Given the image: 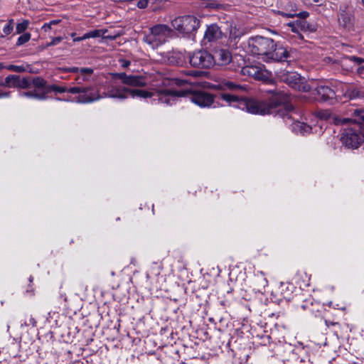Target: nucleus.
<instances>
[{
  "label": "nucleus",
  "mask_w": 364,
  "mask_h": 364,
  "mask_svg": "<svg viewBox=\"0 0 364 364\" xmlns=\"http://www.w3.org/2000/svg\"><path fill=\"white\" fill-rule=\"evenodd\" d=\"M137 6L139 9H145L149 7L148 0H139L137 3Z\"/></svg>",
  "instance_id": "nucleus-39"
},
{
  "label": "nucleus",
  "mask_w": 364,
  "mask_h": 364,
  "mask_svg": "<svg viewBox=\"0 0 364 364\" xmlns=\"http://www.w3.org/2000/svg\"><path fill=\"white\" fill-rule=\"evenodd\" d=\"M315 3L318 4V5H322L323 2H325V0H314Z\"/></svg>",
  "instance_id": "nucleus-48"
},
{
  "label": "nucleus",
  "mask_w": 364,
  "mask_h": 364,
  "mask_svg": "<svg viewBox=\"0 0 364 364\" xmlns=\"http://www.w3.org/2000/svg\"><path fill=\"white\" fill-rule=\"evenodd\" d=\"M338 22L343 27H347L351 23V16L350 14L343 11L338 15Z\"/></svg>",
  "instance_id": "nucleus-26"
},
{
  "label": "nucleus",
  "mask_w": 364,
  "mask_h": 364,
  "mask_svg": "<svg viewBox=\"0 0 364 364\" xmlns=\"http://www.w3.org/2000/svg\"><path fill=\"white\" fill-rule=\"evenodd\" d=\"M20 76L16 75H10L5 78L4 82L2 84L3 86L9 87H18V80Z\"/></svg>",
  "instance_id": "nucleus-25"
},
{
  "label": "nucleus",
  "mask_w": 364,
  "mask_h": 364,
  "mask_svg": "<svg viewBox=\"0 0 364 364\" xmlns=\"http://www.w3.org/2000/svg\"><path fill=\"white\" fill-rule=\"evenodd\" d=\"M61 21V20L60 19H56V20H52V21H50L48 23L50 26H55V25H57Z\"/></svg>",
  "instance_id": "nucleus-46"
},
{
  "label": "nucleus",
  "mask_w": 364,
  "mask_h": 364,
  "mask_svg": "<svg viewBox=\"0 0 364 364\" xmlns=\"http://www.w3.org/2000/svg\"><path fill=\"white\" fill-rule=\"evenodd\" d=\"M218 87L221 89L230 90H238L243 89L241 85L228 80H223L218 85Z\"/></svg>",
  "instance_id": "nucleus-22"
},
{
  "label": "nucleus",
  "mask_w": 364,
  "mask_h": 364,
  "mask_svg": "<svg viewBox=\"0 0 364 364\" xmlns=\"http://www.w3.org/2000/svg\"><path fill=\"white\" fill-rule=\"evenodd\" d=\"M292 60H294V57L292 56V50L291 49L289 50L287 48L282 46L277 48L275 45L273 50L270 51L266 62H290Z\"/></svg>",
  "instance_id": "nucleus-12"
},
{
  "label": "nucleus",
  "mask_w": 364,
  "mask_h": 364,
  "mask_svg": "<svg viewBox=\"0 0 364 364\" xmlns=\"http://www.w3.org/2000/svg\"><path fill=\"white\" fill-rule=\"evenodd\" d=\"M341 141L348 149H358L363 141V136L352 128L347 129L343 131Z\"/></svg>",
  "instance_id": "nucleus-10"
},
{
  "label": "nucleus",
  "mask_w": 364,
  "mask_h": 364,
  "mask_svg": "<svg viewBox=\"0 0 364 364\" xmlns=\"http://www.w3.org/2000/svg\"><path fill=\"white\" fill-rule=\"evenodd\" d=\"M188 100L200 107H209L214 102V95L204 91L189 94Z\"/></svg>",
  "instance_id": "nucleus-11"
},
{
  "label": "nucleus",
  "mask_w": 364,
  "mask_h": 364,
  "mask_svg": "<svg viewBox=\"0 0 364 364\" xmlns=\"http://www.w3.org/2000/svg\"><path fill=\"white\" fill-rule=\"evenodd\" d=\"M121 66L124 68H128L130 65V61L127 60H120Z\"/></svg>",
  "instance_id": "nucleus-42"
},
{
  "label": "nucleus",
  "mask_w": 364,
  "mask_h": 364,
  "mask_svg": "<svg viewBox=\"0 0 364 364\" xmlns=\"http://www.w3.org/2000/svg\"><path fill=\"white\" fill-rule=\"evenodd\" d=\"M55 100H58V101L62 100L60 97H56V98H55Z\"/></svg>",
  "instance_id": "nucleus-56"
},
{
  "label": "nucleus",
  "mask_w": 364,
  "mask_h": 364,
  "mask_svg": "<svg viewBox=\"0 0 364 364\" xmlns=\"http://www.w3.org/2000/svg\"><path fill=\"white\" fill-rule=\"evenodd\" d=\"M247 51L253 55L260 56L261 59L266 61L270 51H272L275 43L269 38L255 36L250 38L247 42Z\"/></svg>",
  "instance_id": "nucleus-5"
},
{
  "label": "nucleus",
  "mask_w": 364,
  "mask_h": 364,
  "mask_svg": "<svg viewBox=\"0 0 364 364\" xmlns=\"http://www.w3.org/2000/svg\"><path fill=\"white\" fill-rule=\"evenodd\" d=\"M302 309H306V306L304 305H302L301 306Z\"/></svg>",
  "instance_id": "nucleus-57"
},
{
  "label": "nucleus",
  "mask_w": 364,
  "mask_h": 364,
  "mask_svg": "<svg viewBox=\"0 0 364 364\" xmlns=\"http://www.w3.org/2000/svg\"><path fill=\"white\" fill-rule=\"evenodd\" d=\"M30 87V81L28 79L23 77L19 78L18 85L17 88L26 89Z\"/></svg>",
  "instance_id": "nucleus-36"
},
{
  "label": "nucleus",
  "mask_w": 364,
  "mask_h": 364,
  "mask_svg": "<svg viewBox=\"0 0 364 364\" xmlns=\"http://www.w3.org/2000/svg\"><path fill=\"white\" fill-rule=\"evenodd\" d=\"M295 109L291 105H284L282 107H280L277 110V114L286 120V123H288V120H293L294 122L290 124L291 129L293 132L296 134L304 135L309 134L311 131V127L306 124L304 122L295 120L294 115L296 114Z\"/></svg>",
  "instance_id": "nucleus-6"
},
{
  "label": "nucleus",
  "mask_w": 364,
  "mask_h": 364,
  "mask_svg": "<svg viewBox=\"0 0 364 364\" xmlns=\"http://www.w3.org/2000/svg\"><path fill=\"white\" fill-rule=\"evenodd\" d=\"M220 98L227 105L242 110L246 109L247 112L251 114L261 115L274 113L275 109L278 107L289 100V96L284 91L275 92L268 102L255 99L242 98L235 95L228 93L221 94Z\"/></svg>",
  "instance_id": "nucleus-2"
},
{
  "label": "nucleus",
  "mask_w": 364,
  "mask_h": 364,
  "mask_svg": "<svg viewBox=\"0 0 364 364\" xmlns=\"http://www.w3.org/2000/svg\"><path fill=\"white\" fill-rule=\"evenodd\" d=\"M352 114L355 117L354 119L348 117H335L333 118L334 123L337 125H344L348 124L353 121L358 124H364V109H355L353 110Z\"/></svg>",
  "instance_id": "nucleus-16"
},
{
  "label": "nucleus",
  "mask_w": 364,
  "mask_h": 364,
  "mask_svg": "<svg viewBox=\"0 0 364 364\" xmlns=\"http://www.w3.org/2000/svg\"><path fill=\"white\" fill-rule=\"evenodd\" d=\"M254 284L255 289L259 292H262L265 287L267 286L268 281L262 272H257L255 274Z\"/></svg>",
  "instance_id": "nucleus-18"
},
{
  "label": "nucleus",
  "mask_w": 364,
  "mask_h": 364,
  "mask_svg": "<svg viewBox=\"0 0 364 364\" xmlns=\"http://www.w3.org/2000/svg\"><path fill=\"white\" fill-rule=\"evenodd\" d=\"M107 32V30L103 29H95L93 31H90L84 34V38L86 39L88 38H99L103 36Z\"/></svg>",
  "instance_id": "nucleus-29"
},
{
  "label": "nucleus",
  "mask_w": 364,
  "mask_h": 364,
  "mask_svg": "<svg viewBox=\"0 0 364 364\" xmlns=\"http://www.w3.org/2000/svg\"><path fill=\"white\" fill-rule=\"evenodd\" d=\"M189 63L193 67L210 68L214 65L212 54L205 50H198L189 55Z\"/></svg>",
  "instance_id": "nucleus-9"
},
{
  "label": "nucleus",
  "mask_w": 364,
  "mask_h": 364,
  "mask_svg": "<svg viewBox=\"0 0 364 364\" xmlns=\"http://www.w3.org/2000/svg\"><path fill=\"white\" fill-rule=\"evenodd\" d=\"M285 10L287 11V13H296L297 11V6L294 2L289 1L285 6ZM284 12L286 13V11Z\"/></svg>",
  "instance_id": "nucleus-35"
},
{
  "label": "nucleus",
  "mask_w": 364,
  "mask_h": 364,
  "mask_svg": "<svg viewBox=\"0 0 364 364\" xmlns=\"http://www.w3.org/2000/svg\"><path fill=\"white\" fill-rule=\"evenodd\" d=\"M224 36L220 28L216 23L208 25L205 31L202 43L204 46L216 43Z\"/></svg>",
  "instance_id": "nucleus-13"
},
{
  "label": "nucleus",
  "mask_w": 364,
  "mask_h": 364,
  "mask_svg": "<svg viewBox=\"0 0 364 364\" xmlns=\"http://www.w3.org/2000/svg\"><path fill=\"white\" fill-rule=\"evenodd\" d=\"M172 28L166 24L159 23L151 26L145 33L143 41L152 49H157L164 45L171 36Z\"/></svg>",
  "instance_id": "nucleus-4"
},
{
  "label": "nucleus",
  "mask_w": 364,
  "mask_h": 364,
  "mask_svg": "<svg viewBox=\"0 0 364 364\" xmlns=\"http://www.w3.org/2000/svg\"><path fill=\"white\" fill-rule=\"evenodd\" d=\"M93 73V69L90 68H81L80 73L77 74L75 81L77 84L80 85L84 82L90 80L91 75Z\"/></svg>",
  "instance_id": "nucleus-19"
},
{
  "label": "nucleus",
  "mask_w": 364,
  "mask_h": 364,
  "mask_svg": "<svg viewBox=\"0 0 364 364\" xmlns=\"http://www.w3.org/2000/svg\"><path fill=\"white\" fill-rule=\"evenodd\" d=\"M242 73L255 78L259 77V72L257 67L246 66L242 68Z\"/></svg>",
  "instance_id": "nucleus-28"
},
{
  "label": "nucleus",
  "mask_w": 364,
  "mask_h": 364,
  "mask_svg": "<svg viewBox=\"0 0 364 364\" xmlns=\"http://www.w3.org/2000/svg\"><path fill=\"white\" fill-rule=\"evenodd\" d=\"M81 68H79L77 67H72V68H69L68 69H66V70L68 72H70V73H80V70Z\"/></svg>",
  "instance_id": "nucleus-44"
},
{
  "label": "nucleus",
  "mask_w": 364,
  "mask_h": 364,
  "mask_svg": "<svg viewBox=\"0 0 364 364\" xmlns=\"http://www.w3.org/2000/svg\"><path fill=\"white\" fill-rule=\"evenodd\" d=\"M83 40H86V38H84V35L81 37H76L73 38L74 42H77Z\"/></svg>",
  "instance_id": "nucleus-47"
},
{
  "label": "nucleus",
  "mask_w": 364,
  "mask_h": 364,
  "mask_svg": "<svg viewBox=\"0 0 364 364\" xmlns=\"http://www.w3.org/2000/svg\"><path fill=\"white\" fill-rule=\"evenodd\" d=\"M172 27L183 36L193 34L200 27V20L191 15L178 16L171 21Z\"/></svg>",
  "instance_id": "nucleus-8"
},
{
  "label": "nucleus",
  "mask_w": 364,
  "mask_h": 364,
  "mask_svg": "<svg viewBox=\"0 0 364 364\" xmlns=\"http://www.w3.org/2000/svg\"><path fill=\"white\" fill-rule=\"evenodd\" d=\"M314 92L318 95L317 100L323 102L333 101L336 97L335 91L326 85H318Z\"/></svg>",
  "instance_id": "nucleus-17"
},
{
  "label": "nucleus",
  "mask_w": 364,
  "mask_h": 364,
  "mask_svg": "<svg viewBox=\"0 0 364 364\" xmlns=\"http://www.w3.org/2000/svg\"><path fill=\"white\" fill-rule=\"evenodd\" d=\"M31 323H32L33 326H35L36 322H35V321H33V319H32Z\"/></svg>",
  "instance_id": "nucleus-52"
},
{
  "label": "nucleus",
  "mask_w": 364,
  "mask_h": 364,
  "mask_svg": "<svg viewBox=\"0 0 364 364\" xmlns=\"http://www.w3.org/2000/svg\"><path fill=\"white\" fill-rule=\"evenodd\" d=\"M208 7L210 8H215L216 7V4H212V3H210L208 5Z\"/></svg>",
  "instance_id": "nucleus-49"
},
{
  "label": "nucleus",
  "mask_w": 364,
  "mask_h": 364,
  "mask_svg": "<svg viewBox=\"0 0 364 364\" xmlns=\"http://www.w3.org/2000/svg\"><path fill=\"white\" fill-rule=\"evenodd\" d=\"M299 26L301 32L313 33L317 30V26L314 23H311L306 20H298Z\"/></svg>",
  "instance_id": "nucleus-21"
},
{
  "label": "nucleus",
  "mask_w": 364,
  "mask_h": 364,
  "mask_svg": "<svg viewBox=\"0 0 364 364\" xmlns=\"http://www.w3.org/2000/svg\"><path fill=\"white\" fill-rule=\"evenodd\" d=\"M75 36H76V33H70V36H71L73 38H76V37H75Z\"/></svg>",
  "instance_id": "nucleus-50"
},
{
  "label": "nucleus",
  "mask_w": 364,
  "mask_h": 364,
  "mask_svg": "<svg viewBox=\"0 0 364 364\" xmlns=\"http://www.w3.org/2000/svg\"><path fill=\"white\" fill-rule=\"evenodd\" d=\"M28 65H9L6 67V69L16 73H23L27 70Z\"/></svg>",
  "instance_id": "nucleus-31"
},
{
  "label": "nucleus",
  "mask_w": 364,
  "mask_h": 364,
  "mask_svg": "<svg viewBox=\"0 0 364 364\" xmlns=\"http://www.w3.org/2000/svg\"><path fill=\"white\" fill-rule=\"evenodd\" d=\"M18 95L20 97H28L38 100H45L48 98V96H46L45 93H39L36 90L28 92H19Z\"/></svg>",
  "instance_id": "nucleus-20"
},
{
  "label": "nucleus",
  "mask_w": 364,
  "mask_h": 364,
  "mask_svg": "<svg viewBox=\"0 0 364 364\" xmlns=\"http://www.w3.org/2000/svg\"><path fill=\"white\" fill-rule=\"evenodd\" d=\"M276 76L279 81L285 82L296 90L302 92L310 90V86L307 84L305 78L296 72L280 70L276 72Z\"/></svg>",
  "instance_id": "nucleus-7"
},
{
  "label": "nucleus",
  "mask_w": 364,
  "mask_h": 364,
  "mask_svg": "<svg viewBox=\"0 0 364 364\" xmlns=\"http://www.w3.org/2000/svg\"><path fill=\"white\" fill-rule=\"evenodd\" d=\"M114 77L129 86L144 87L146 85V80L142 75H127L125 73H114Z\"/></svg>",
  "instance_id": "nucleus-14"
},
{
  "label": "nucleus",
  "mask_w": 364,
  "mask_h": 364,
  "mask_svg": "<svg viewBox=\"0 0 364 364\" xmlns=\"http://www.w3.org/2000/svg\"><path fill=\"white\" fill-rule=\"evenodd\" d=\"M363 69L364 70V68H363V67H360V68H358V70H360V71H363Z\"/></svg>",
  "instance_id": "nucleus-53"
},
{
  "label": "nucleus",
  "mask_w": 364,
  "mask_h": 364,
  "mask_svg": "<svg viewBox=\"0 0 364 364\" xmlns=\"http://www.w3.org/2000/svg\"><path fill=\"white\" fill-rule=\"evenodd\" d=\"M348 60L351 62L357 63L358 65H360L363 62H364V59H363L361 58L355 57V56L349 57Z\"/></svg>",
  "instance_id": "nucleus-40"
},
{
  "label": "nucleus",
  "mask_w": 364,
  "mask_h": 364,
  "mask_svg": "<svg viewBox=\"0 0 364 364\" xmlns=\"http://www.w3.org/2000/svg\"><path fill=\"white\" fill-rule=\"evenodd\" d=\"M162 2L163 0H148L149 6L151 10H156Z\"/></svg>",
  "instance_id": "nucleus-38"
},
{
  "label": "nucleus",
  "mask_w": 364,
  "mask_h": 364,
  "mask_svg": "<svg viewBox=\"0 0 364 364\" xmlns=\"http://www.w3.org/2000/svg\"><path fill=\"white\" fill-rule=\"evenodd\" d=\"M52 91L58 93L68 92L72 94H78V96L72 100L73 102H75L77 103H90L98 100L102 97L92 87H83L77 85L68 89L66 87L51 85H48L46 93L48 94Z\"/></svg>",
  "instance_id": "nucleus-3"
},
{
  "label": "nucleus",
  "mask_w": 364,
  "mask_h": 364,
  "mask_svg": "<svg viewBox=\"0 0 364 364\" xmlns=\"http://www.w3.org/2000/svg\"><path fill=\"white\" fill-rule=\"evenodd\" d=\"M299 25V23L298 20L287 23V26L291 28V31L293 33H294V37L296 38L300 41H302L304 39V37L301 33V31L300 30Z\"/></svg>",
  "instance_id": "nucleus-23"
},
{
  "label": "nucleus",
  "mask_w": 364,
  "mask_h": 364,
  "mask_svg": "<svg viewBox=\"0 0 364 364\" xmlns=\"http://www.w3.org/2000/svg\"><path fill=\"white\" fill-rule=\"evenodd\" d=\"M14 20L11 19L4 26V27L3 28V32L5 35H9L12 32V31L14 29Z\"/></svg>",
  "instance_id": "nucleus-34"
},
{
  "label": "nucleus",
  "mask_w": 364,
  "mask_h": 364,
  "mask_svg": "<svg viewBox=\"0 0 364 364\" xmlns=\"http://www.w3.org/2000/svg\"><path fill=\"white\" fill-rule=\"evenodd\" d=\"M188 83V80L179 78L166 79L162 81L161 85H158L156 88H152L151 90L129 89L125 87L117 86L109 89L105 93V97L119 100L128 97L152 98L153 101H157L159 104L172 105L176 102L178 97H186L189 92L188 90H176L169 89L166 86L171 84L182 86Z\"/></svg>",
  "instance_id": "nucleus-1"
},
{
  "label": "nucleus",
  "mask_w": 364,
  "mask_h": 364,
  "mask_svg": "<svg viewBox=\"0 0 364 364\" xmlns=\"http://www.w3.org/2000/svg\"><path fill=\"white\" fill-rule=\"evenodd\" d=\"M188 75L193 76L195 77H198L200 76L201 72L197 70H191L186 73Z\"/></svg>",
  "instance_id": "nucleus-41"
},
{
  "label": "nucleus",
  "mask_w": 364,
  "mask_h": 364,
  "mask_svg": "<svg viewBox=\"0 0 364 364\" xmlns=\"http://www.w3.org/2000/svg\"><path fill=\"white\" fill-rule=\"evenodd\" d=\"M345 97L352 100L360 97V91L353 87H348L345 93Z\"/></svg>",
  "instance_id": "nucleus-30"
},
{
  "label": "nucleus",
  "mask_w": 364,
  "mask_h": 364,
  "mask_svg": "<svg viewBox=\"0 0 364 364\" xmlns=\"http://www.w3.org/2000/svg\"><path fill=\"white\" fill-rule=\"evenodd\" d=\"M363 69L364 70V68H363V67H360V68H358V70H360V71H363Z\"/></svg>",
  "instance_id": "nucleus-54"
},
{
  "label": "nucleus",
  "mask_w": 364,
  "mask_h": 364,
  "mask_svg": "<svg viewBox=\"0 0 364 364\" xmlns=\"http://www.w3.org/2000/svg\"><path fill=\"white\" fill-rule=\"evenodd\" d=\"M31 323H32L33 326H35L36 322H35V321H33V319H32Z\"/></svg>",
  "instance_id": "nucleus-51"
},
{
  "label": "nucleus",
  "mask_w": 364,
  "mask_h": 364,
  "mask_svg": "<svg viewBox=\"0 0 364 364\" xmlns=\"http://www.w3.org/2000/svg\"><path fill=\"white\" fill-rule=\"evenodd\" d=\"M279 14L287 18H294L295 16L300 18V20H306L309 16L308 11H302L300 13H284V11H278Z\"/></svg>",
  "instance_id": "nucleus-27"
},
{
  "label": "nucleus",
  "mask_w": 364,
  "mask_h": 364,
  "mask_svg": "<svg viewBox=\"0 0 364 364\" xmlns=\"http://www.w3.org/2000/svg\"><path fill=\"white\" fill-rule=\"evenodd\" d=\"M212 58L214 60V65L225 66L229 65L232 60L231 52L226 48L215 50Z\"/></svg>",
  "instance_id": "nucleus-15"
},
{
  "label": "nucleus",
  "mask_w": 364,
  "mask_h": 364,
  "mask_svg": "<svg viewBox=\"0 0 364 364\" xmlns=\"http://www.w3.org/2000/svg\"><path fill=\"white\" fill-rule=\"evenodd\" d=\"M52 28V26H50L49 24V23H45L43 26H42V30H43L45 32H48V31H50Z\"/></svg>",
  "instance_id": "nucleus-43"
},
{
  "label": "nucleus",
  "mask_w": 364,
  "mask_h": 364,
  "mask_svg": "<svg viewBox=\"0 0 364 364\" xmlns=\"http://www.w3.org/2000/svg\"><path fill=\"white\" fill-rule=\"evenodd\" d=\"M63 39V38L61 37V36H58V37L53 38L51 41L48 43H46V45L44 46V48H48V47H50V46H56L59 43H60Z\"/></svg>",
  "instance_id": "nucleus-37"
},
{
  "label": "nucleus",
  "mask_w": 364,
  "mask_h": 364,
  "mask_svg": "<svg viewBox=\"0 0 364 364\" xmlns=\"http://www.w3.org/2000/svg\"><path fill=\"white\" fill-rule=\"evenodd\" d=\"M29 25V21L28 20H24L21 23H18L16 25V31L17 33H23L28 28Z\"/></svg>",
  "instance_id": "nucleus-32"
},
{
  "label": "nucleus",
  "mask_w": 364,
  "mask_h": 364,
  "mask_svg": "<svg viewBox=\"0 0 364 364\" xmlns=\"http://www.w3.org/2000/svg\"><path fill=\"white\" fill-rule=\"evenodd\" d=\"M33 85L38 89H41V91H38L39 93H45L46 96H48V93H46L47 87L48 85H47V82L39 77H35L33 79Z\"/></svg>",
  "instance_id": "nucleus-24"
},
{
  "label": "nucleus",
  "mask_w": 364,
  "mask_h": 364,
  "mask_svg": "<svg viewBox=\"0 0 364 364\" xmlns=\"http://www.w3.org/2000/svg\"><path fill=\"white\" fill-rule=\"evenodd\" d=\"M10 96L9 92H0V98H6Z\"/></svg>",
  "instance_id": "nucleus-45"
},
{
  "label": "nucleus",
  "mask_w": 364,
  "mask_h": 364,
  "mask_svg": "<svg viewBox=\"0 0 364 364\" xmlns=\"http://www.w3.org/2000/svg\"><path fill=\"white\" fill-rule=\"evenodd\" d=\"M31 39V34L25 33L18 38L16 46H19L27 43Z\"/></svg>",
  "instance_id": "nucleus-33"
},
{
  "label": "nucleus",
  "mask_w": 364,
  "mask_h": 364,
  "mask_svg": "<svg viewBox=\"0 0 364 364\" xmlns=\"http://www.w3.org/2000/svg\"><path fill=\"white\" fill-rule=\"evenodd\" d=\"M105 38H109V39H113V38L112 36H106Z\"/></svg>",
  "instance_id": "nucleus-55"
}]
</instances>
